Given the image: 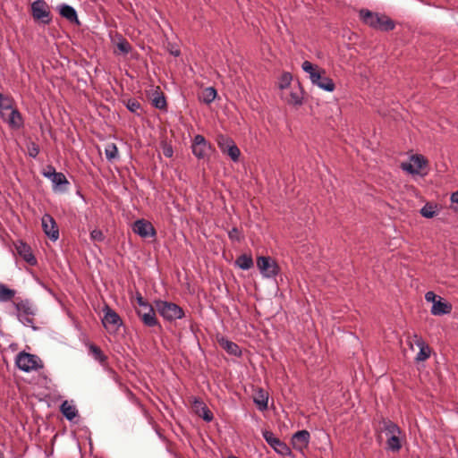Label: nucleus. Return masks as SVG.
Instances as JSON below:
<instances>
[{"mask_svg": "<svg viewBox=\"0 0 458 458\" xmlns=\"http://www.w3.org/2000/svg\"><path fill=\"white\" fill-rule=\"evenodd\" d=\"M42 227L45 233L53 241H56L59 237V231L56 227L55 219L48 214H45L42 217Z\"/></svg>", "mask_w": 458, "mask_h": 458, "instance_id": "ddd939ff", "label": "nucleus"}, {"mask_svg": "<svg viewBox=\"0 0 458 458\" xmlns=\"http://www.w3.org/2000/svg\"><path fill=\"white\" fill-rule=\"evenodd\" d=\"M17 367L25 372L37 370L42 367L41 360L37 356L25 352H20L16 357Z\"/></svg>", "mask_w": 458, "mask_h": 458, "instance_id": "7ed1b4c3", "label": "nucleus"}, {"mask_svg": "<svg viewBox=\"0 0 458 458\" xmlns=\"http://www.w3.org/2000/svg\"><path fill=\"white\" fill-rule=\"evenodd\" d=\"M31 15L44 24H49L52 20L50 7L44 0H36L31 4Z\"/></svg>", "mask_w": 458, "mask_h": 458, "instance_id": "39448f33", "label": "nucleus"}, {"mask_svg": "<svg viewBox=\"0 0 458 458\" xmlns=\"http://www.w3.org/2000/svg\"><path fill=\"white\" fill-rule=\"evenodd\" d=\"M90 351L96 360H98L99 361L105 360L106 357L102 353V351L100 350L99 347L92 344V345H90Z\"/></svg>", "mask_w": 458, "mask_h": 458, "instance_id": "58836bf2", "label": "nucleus"}, {"mask_svg": "<svg viewBox=\"0 0 458 458\" xmlns=\"http://www.w3.org/2000/svg\"><path fill=\"white\" fill-rule=\"evenodd\" d=\"M157 311L168 321L182 318L184 316L183 310L174 302L157 300L155 301Z\"/></svg>", "mask_w": 458, "mask_h": 458, "instance_id": "f03ea898", "label": "nucleus"}, {"mask_svg": "<svg viewBox=\"0 0 458 458\" xmlns=\"http://www.w3.org/2000/svg\"><path fill=\"white\" fill-rule=\"evenodd\" d=\"M15 292L7 288L4 284H0V301H8L13 298Z\"/></svg>", "mask_w": 458, "mask_h": 458, "instance_id": "2f4dec72", "label": "nucleus"}, {"mask_svg": "<svg viewBox=\"0 0 458 458\" xmlns=\"http://www.w3.org/2000/svg\"><path fill=\"white\" fill-rule=\"evenodd\" d=\"M152 104L156 108L165 109L166 107V101L163 95L157 94L152 98Z\"/></svg>", "mask_w": 458, "mask_h": 458, "instance_id": "f704fd0d", "label": "nucleus"}, {"mask_svg": "<svg viewBox=\"0 0 458 458\" xmlns=\"http://www.w3.org/2000/svg\"><path fill=\"white\" fill-rule=\"evenodd\" d=\"M451 200L452 202L458 204V191L451 195Z\"/></svg>", "mask_w": 458, "mask_h": 458, "instance_id": "09e8293b", "label": "nucleus"}, {"mask_svg": "<svg viewBox=\"0 0 458 458\" xmlns=\"http://www.w3.org/2000/svg\"><path fill=\"white\" fill-rule=\"evenodd\" d=\"M191 410L195 414L201 417L206 421H211L213 420L212 412L199 399L194 398L191 401Z\"/></svg>", "mask_w": 458, "mask_h": 458, "instance_id": "dca6fc26", "label": "nucleus"}, {"mask_svg": "<svg viewBox=\"0 0 458 458\" xmlns=\"http://www.w3.org/2000/svg\"><path fill=\"white\" fill-rule=\"evenodd\" d=\"M61 412L68 420H72L78 414V411L74 405L69 403L68 401H64L60 407Z\"/></svg>", "mask_w": 458, "mask_h": 458, "instance_id": "cd10ccee", "label": "nucleus"}, {"mask_svg": "<svg viewBox=\"0 0 458 458\" xmlns=\"http://www.w3.org/2000/svg\"><path fill=\"white\" fill-rule=\"evenodd\" d=\"M257 267L265 277H273L279 273L278 265L270 257H259L257 259Z\"/></svg>", "mask_w": 458, "mask_h": 458, "instance_id": "6e6552de", "label": "nucleus"}, {"mask_svg": "<svg viewBox=\"0 0 458 458\" xmlns=\"http://www.w3.org/2000/svg\"><path fill=\"white\" fill-rule=\"evenodd\" d=\"M44 175L50 178L55 187H60L62 189L63 185L69 184L65 175L62 173L55 172V170H53V172L45 173Z\"/></svg>", "mask_w": 458, "mask_h": 458, "instance_id": "393cba45", "label": "nucleus"}, {"mask_svg": "<svg viewBox=\"0 0 458 458\" xmlns=\"http://www.w3.org/2000/svg\"><path fill=\"white\" fill-rule=\"evenodd\" d=\"M425 299L427 301L433 302L434 304L435 301H437L438 296H437L433 292H428L425 294Z\"/></svg>", "mask_w": 458, "mask_h": 458, "instance_id": "a18cd8bd", "label": "nucleus"}, {"mask_svg": "<svg viewBox=\"0 0 458 458\" xmlns=\"http://www.w3.org/2000/svg\"><path fill=\"white\" fill-rule=\"evenodd\" d=\"M216 141L223 153L227 154L233 161H238L241 151L231 138L224 134H217Z\"/></svg>", "mask_w": 458, "mask_h": 458, "instance_id": "20e7f679", "label": "nucleus"}, {"mask_svg": "<svg viewBox=\"0 0 458 458\" xmlns=\"http://www.w3.org/2000/svg\"><path fill=\"white\" fill-rule=\"evenodd\" d=\"M267 394L263 390H259L254 396V402L261 411L266 410L267 408Z\"/></svg>", "mask_w": 458, "mask_h": 458, "instance_id": "c85d7f7f", "label": "nucleus"}, {"mask_svg": "<svg viewBox=\"0 0 458 458\" xmlns=\"http://www.w3.org/2000/svg\"><path fill=\"white\" fill-rule=\"evenodd\" d=\"M216 95V90L213 87H208L199 93V99L205 104H210L215 100Z\"/></svg>", "mask_w": 458, "mask_h": 458, "instance_id": "bb28decb", "label": "nucleus"}, {"mask_svg": "<svg viewBox=\"0 0 458 458\" xmlns=\"http://www.w3.org/2000/svg\"><path fill=\"white\" fill-rule=\"evenodd\" d=\"M103 325L107 330L117 329L122 325V319L114 310L106 307L105 309Z\"/></svg>", "mask_w": 458, "mask_h": 458, "instance_id": "4468645a", "label": "nucleus"}, {"mask_svg": "<svg viewBox=\"0 0 458 458\" xmlns=\"http://www.w3.org/2000/svg\"><path fill=\"white\" fill-rule=\"evenodd\" d=\"M38 154V148L35 146L32 147V148L30 150V155L31 157H36Z\"/></svg>", "mask_w": 458, "mask_h": 458, "instance_id": "de8ad7c7", "label": "nucleus"}, {"mask_svg": "<svg viewBox=\"0 0 458 458\" xmlns=\"http://www.w3.org/2000/svg\"><path fill=\"white\" fill-rule=\"evenodd\" d=\"M162 150H163V154L165 157H173V154H174V150H173V148L171 145H168V144H164L163 145V148H162Z\"/></svg>", "mask_w": 458, "mask_h": 458, "instance_id": "37998d69", "label": "nucleus"}, {"mask_svg": "<svg viewBox=\"0 0 458 458\" xmlns=\"http://www.w3.org/2000/svg\"><path fill=\"white\" fill-rule=\"evenodd\" d=\"M263 437L267 444L281 455H291V449L289 446L279 438L274 436L270 431H263Z\"/></svg>", "mask_w": 458, "mask_h": 458, "instance_id": "1a4fd4ad", "label": "nucleus"}, {"mask_svg": "<svg viewBox=\"0 0 458 458\" xmlns=\"http://www.w3.org/2000/svg\"><path fill=\"white\" fill-rule=\"evenodd\" d=\"M436 207L427 203L420 210V214L427 218H432L436 216Z\"/></svg>", "mask_w": 458, "mask_h": 458, "instance_id": "72a5a7b5", "label": "nucleus"}, {"mask_svg": "<svg viewBox=\"0 0 458 458\" xmlns=\"http://www.w3.org/2000/svg\"><path fill=\"white\" fill-rule=\"evenodd\" d=\"M191 149L193 155L199 159L208 157L214 150L212 145L199 134L193 138Z\"/></svg>", "mask_w": 458, "mask_h": 458, "instance_id": "423d86ee", "label": "nucleus"}, {"mask_svg": "<svg viewBox=\"0 0 458 458\" xmlns=\"http://www.w3.org/2000/svg\"><path fill=\"white\" fill-rule=\"evenodd\" d=\"M0 458H4V454L1 451H0Z\"/></svg>", "mask_w": 458, "mask_h": 458, "instance_id": "3c124183", "label": "nucleus"}, {"mask_svg": "<svg viewBox=\"0 0 458 458\" xmlns=\"http://www.w3.org/2000/svg\"><path fill=\"white\" fill-rule=\"evenodd\" d=\"M416 344L420 347V352L416 356L417 361H424L429 358L431 353V349L428 345H427L424 341L420 338H417L415 340Z\"/></svg>", "mask_w": 458, "mask_h": 458, "instance_id": "5701e85b", "label": "nucleus"}, {"mask_svg": "<svg viewBox=\"0 0 458 458\" xmlns=\"http://www.w3.org/2000/svg\"><path fill=\"white\" fill-rule=\"evenodd\" d=\"M452 306L448 302L443 301L441 297H438L437 301L432 305L431 313L435 316H441L451 312Z\"/></svg>", "mask_w": 458, "mask_h": 458, "instance_id": "412c9836", "label": "nucleus"}, {"mask_svg": "<svg viewBox=\"0 0 458 458\" xmlns=\"http://www.w3.org/2000/svg\"><path fill=\"white\" fill-rule=\"evenodd\" d=\"M132 231L142 238L154 237L156 230L152 224L144 219H139L132 225Z\"/></svg>", "mask_w": 458, "mask_h": 458, "instance_id": "9b49d317", "label": "nucleus"}, {"mask_svg": "<svg viewBox=\"0 0 458 458\" xmlns=\"http://www.w3.org/2000/svg\"><path fill=\"white\" fill-rule=\"evenodd\" d=\"M136 304L138 305V308H142L144 305L149 304L148 301H146L140 293H137L136 295Z\"/></svg>", "mask_w": 458, "mask_h": 458, "instance_id": "c03bdc74", "label": "nucleus"}, {"mask_svg": "<svg viewBox=\"0 0 458 458\" xmlns=\"http://www.w3.org/2000/svg\"><path fill=\"white\" fill-rule=\"evenodd\" d=\"M311 82L320 89L327 91H333L335 89L334 81L327 76L326 72L321 70L318 73L311 74Z\"/></svg>", "mask_w": 458, "mask_h": 458, "instance_id": "f8f14e48", "label": "nucleus"}, {"mask_svg": "<svg viewBox=\"0 0 458 458\" xmlns=\"http://www.w3.org/2000/svg\"><path fill=\"white\" fill-rule=\"evenodd\" d=\"M16 309L18 310V318L34 316L36 313V309L27 301L17 303Z\"/></svg>", "mask_w": 458, "mask_h": 458, "instance_id": "a878e982", "label": "nucleus"}, {"mask_svg": "<svg viewBox=\"0 0 458 458\" xmlns=\"http://www.w3.org/2000/svg\"><path fill=\"white\" fill-rule=\"evenodd\" d=\"M0 116L13 128H20L22 125L21 114L15 108L12 107L8 111L2 112Z\"/></svg>", "mask_w": 458, "mask_h": 458, "instance_id": "f3484780", "label": "nucleus"}, {"mask_svg": "<svg viewBox=\"0 0 458 458\" xmlns=\"http://www.w3.org/2000/svg\"><path fill=\"white\" fill-rule=\"evenodd\" d=\"M238 233L237 229L233 228L230 233L229 236L231 239H233L235 237V234Z\"/></svg>", "mask_w": 458, "mask_h": 458, "instance_id": "8fccbe9b", "label": "nucleus"}, {"mask_svg": "<svg viewBox=\"0 0 458 458\" xmlns=\"http://www.w3.org/2000/svg\"><path fill=\"white\" fill-rule=\"evenodd\" d=\"M156 307L151 304L144 305L142 308H137V314L141 321L147 327H155L158 324L156 318Z\"/></svg>", "mask_w": 458, "mask_h": 458, "instance_id": "9d476101", "label": "nucleus"}, {"mask_svg": "<svg viewBox=\"0 0 458 458\" xmlns=\"http://www.w3.org/2000/svg\"><path fill=\"white\" fill-rule=\"evenodd\" d=\"M360 18L365 24L375 30L389 31L394 29V22L385 14L362 9L360 11Z\"/></svg>", "mask_w": 458, "mask_h": 458, "instance_id": "f257e3e1", "label": "nucleus"}, {"mask_svg": "<svg viewBox=\"0 0 458 458\" xmlns=\"http://www.w3.org/2000/svg\"><path fill=\"white\" fill-rule=\"evenodd\" d=\"M235 263L240 268L247 270L253 266V259L250 256L243 254L237 258Z\"/></svg>", "mask_w": 458, "mask_h": 458, "instance_id": "7c9ffc66", "label": "nucleus"}, {"mask_svg": "<svg viewBox=\"0 0 458 458\" xmlns=\"http://www.w3.org/2000/svg\"><path fill=\"white\" fill-rule=\"evenodd\" d=\"M428 160L421 155H412L409 162H403L401 168L411 174H419L427 166Z\"/></svg>", "mask_w": 458, "mask_h": 458, "instance_id": "0eeeda50", "label": "nucleus"}, {"mask_svg": "<svg viewBox=\"0 0 458 458\" xmlns=\"http://www.w3.org/2000/svg\"><path fill=\"white\" fill-rule=\"evenodd\" d=\"M282 98L290 105H301L302 97L301 92L297 90H284L282 92Z\"/></svg>", "mask_w": 458, "mask_h": 458, "instance_id": "4be33fe9", "label": "nucleus"}, {"mask_svg": "<svg viewBox=\"0 0 458 458\" xmlns=\"http://www.w3.org/2000/svg\"><path fill=\"white\" fill-rule=\"evenodd\" d=\"M402 435H396L386 439V448L392 452H399L402 448Z\"/></svg>", "mask_w": 458, "mask_h": 458, "instance_id": "c756f323", "label": "nucleus"}, {"mask_svg": "<svg viewBox=\"0 0 458 458\" xmlns=\"http://www.w3.org/2000/svg\"><path fill=\"white\" fill-rule=\"evenodd\" d=\"M32 316H23V317H21L19 318V320L26 325V326H30L33 323V318H31Z\"/></svg>", "mask_w": 458, "mask_h": 458, "instance_id": "49530a36", "label": "nucleus"}, {"mask_svg": "<svg viewBox=\"0 0 458 458\" xmlns=\"http://www.w3.org/2000/svg\"><path fill=\"white\" fill-rule=\"evenodd\" d=\"M126 106L131 112L135 114H138V111L140 109V102L135 99H129Z\"/></svg>", "mask_w": 458, "mask_h": 458, "instance_id": "ea45409f", "label": "nucleus"}, {"mask_svg": "<svg viewBox=\"0 0 458 458\" xmlns=\"http://www.w3.org/2000/svg\"><path fill=\"white\" fill-rule=\"evenodd\" d=\"M90 237L93 241L102 242L104 240V234L101 230L94 229L90 233Z\"/></svg>", "mask_w": 458, "mask_h": 458, "instance_id": "a19ab883", "label": "nucleus"}, {"mask_svg": "<svg viewBox=\"0 0 458 458\" xmlns=\"http://www.w3.org/2000/svg\"><path fill=\"white\" fill-rule=\"evenodd\" d=\"M15 250L17 253L30 265H35L37 260L34 257V255L31 252L30 247L23 242H18L15 244Z\"/></svg>", "mask_w": 458, "mask_h": 458, "instance_id": "6ab92c4d", "label": "nucleus"}, {"mask_svg": "<svg viewBox=\"0 0 458 458\" xmlns=\"http://www.w3.org/2000/svg\"><path fill=\"white\" fill-rule=\"evenodd\" d=\"M292 81V75L288 72L284 73L279 81V87L280 89L284 91L288 89V87L290 86V83Z\"/></svg>", "mask_w": 458, "mask_h": 458, "instance_id": "e433bc0d", "label": "nucleus"}, {"mask_svg": "<svg viewBox=\"0 0 458 458\" xmlns=\"http://www.w3.org/2000/svg\"><path fill=\"white\" fill-rule=\"evenodd\" d=\"M379 431L382 435H385L386 439L388 437H394L396 435H402L401 428L397 426V424L394 423L389 420H382L379 423Z\"/></svg>", "mask_w": 458, "mask_h": 458, "instance_id": "a211bd4d", "label": "nucleus"}, {"mask_svg": "<svg viewBox=\"0 0 458 458\" xmlns=\"http://www.w3.org/2000/svg\"><path fill=\"white\" fill-rule=\"evenodd\" d=\"M105 154L108 160L114 159L117 157L118 149L115 144L109 143L106 146Z\"/></svg>", "mask_w": 458, "mask_h": 458, "instance_id": "473e14b6", "label": "nucleus"}, {"mask_svg": "<svg viewBox=\"0 0 458 458\" xmlns=\"http://www.w3.org/2000/svg\"><path fill=\"white\" fill-rule=\"evenodd\" d=\"M219 345L225 349L229 354L234 355V356H240L241 355V350L239 346L224 337H221L218 339Z\"/></svg>", "mask_w": 458, "mask_h": 458, "instance_id": "b1692460", "label": "nucleus"}, {"mask_svg": "<svg viewBox=\"0 0 458 458\" xmlns=\"http://www.w3.org/2000/svg\"><path fill=\"white\" fill-rule=\"evenodd\" d=\"M59 13L62 17L65 18L71 23L79 24V20L75 9L68 4H61L59 7Z\"/></svg>", "mask_w": 458, "mask_h": 458, "instance_id": "aec40b11", "label": "nucleus"}, {"mask_svg": "<svg viewBox=\"0 0 458 458\" xmlns=\"http://www.w3.org/2000/svg\"><path fill=\"white\" fill-rule=\"evenodd\" d=\"M303 71L309 73L310 79L311 80L312 73H318L321 70L318 68V66H314L310 62L305 61L301 65Z\"/></svg>", "mask_w": 458, "mask_h": 458, "instance_id": "4c0bfd02", "label": "nucleus"}, {"mask_svg": "<svg viewBox=\"0 0 458 458\" xmlns=\"http://www.w3.org/2000/svg\"><path fill=\"white\" fill-rule=\"evenodd\" d=\"M12 107V99L0 93V115L2 112L8 111Z\"/></svg>", "mask_w": 458, "mask_h": 458, "instance_id": "c9c22d12", "label": "nucleus"}, {"mask_svg": "<svg viewBox=\"0 0 458 458\" xmlns=\"http://www.w3.org/2000/svg\"><path fill=\"white\" fill-rule=\"evenodd\" d=\"M310 432L303 429L297 431L293 434L292 437V445L293 447L300 452H302L305 448H307L310 443Z\"/></svg>", "mask_w": 458, "mask_h": 458, "instance_id": "2eb2a0df", "label": "nucleus"}, {"mask_svg": "<svg viewBox=\"0 0 458 458\" xmlns=\"http://www.w3.org/2000/svg\"><path fill=\"white\" fill-rule=\"evenodd\" d=\"M117 48L123 54H128L131 50V45L126 40H123L117 44Z\"/></svg>", "mask_w": 458, "mask_h": 458, "instance_id": "79ce46f5", "label": "nucleus"}]
</instances>
